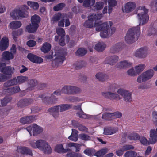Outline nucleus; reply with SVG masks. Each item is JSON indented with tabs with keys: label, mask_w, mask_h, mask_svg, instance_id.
<instances>
[{
	"label": "nucleus",
	"mask_w": 157,
	"mask_h": 157,
	"mask_svg": "<svg viewBox=\"0 0 157 157\" xmlns=\"http://www.w3.org/2000/svg\"><path fill=\"white\" fill-rule=\"evenodd\" d=\"M31 136V131L33 130V135L35 136L40 134L42 132V129L35 124H33L32 126L27 127L25 129Z\"/></svg>",
	"instance_id": "obj_11"
},
{
	"label": "nucleus",
	"mask_w": 157,
	"mask_h": 157,
	"mask_svg": "<svg viewBox=\"0 0 157 157\" xmlns=\"http://www.w3.org/2000/svg\"><path fill=\"white\" fill-rule=\"evenodd\" d=\"M72 133L71 135L68 137V138L70 140L76 142L78 140V132L74 129H72Z\"/></svg>",
	"instance_id": "obj_31"
},
{
	"label": "nucleus",
	"mask_w": 157,
	"mask_h": 157,
	"mask_svg": "<svg viewBox=\"0 0 157 157\" xmlns=\"http://www.w3.org/2000/svg\"><path fill=\"white\" fill-rule=\"evenodd\" d=\"M51 48V44L48 43L46 42L43 44L42 47L41 48V50L44 53H46L50 51Z\"/></svg>",
	"instance_id": "obj_43"
},
{
	"label": "nucleus",
	"mask_w": 157,
	"mask_h": 157,
	"mask_svg": "<svg viewBox=\"0 0 157 157\" xmlns=\"http://www.w3.org/2000/svg\"><path fill=\"white\" fill-rule=\"evenodd\" d=\"M122 149L124 151L133 150L134 148L133 146L130 144H126L123 146L122 147Z\"/></svg>",
	"instance_id": "obj_62"
},
{
	"label": "nucleus",
	"mask_w": 157,
	"mask_h": 157,
	"mask_svg": "<svg viewBox=\"0 0 157 157\" xmlns=\"http://www.w3.org/2000/svg\"><path fill=\"white\" fill-rule=\"evenodd\" d=\"M104 4L103 2H97L93 7V9L94 11L101 10L103 8Z\"/></svg>",
	"instance_id": "obj_48"
},
{
	"label": "nucleus",
	"mask_w": 157,
	"mask_h": 157,
	"mask_svg": "<svg viewBox=\"0 0 157 157\" xmlns=\"http://www.w3.org/2000/svg\"><path fill=\"white\" fill-rule=\"evenodd\" d=\"M27 4L28 5L35 10L39 8V4L37 2L29 1L27 2Z\"/></svg>",
	"instance_id": "obj_52"
},
{
	"label": "nucleus",
	"mask_w": 157,
	"mask_h": 157,
	"mask_svg": "<svg viewBox=\"0 0 157 157\" xmlns=\"http://www.w3.org/2000/svg\"><path fill=\"white\" fill-rule=\"evenodd\" d=\"M34 119V117L32 116L24 117L20 119V122L24 124H29L33 122Z\"/></svg>",
	"instance_id": "obj_27"
},
{
	"label": "nucleus",
	"mask_w": 157,
	"mask_h": 157,
	"mask_svg": "<svg viewBox=\"0 0 157 157\" xmlns=\"http://www.w3.org/2000/svg\"><path fill=\"white\" fill-rule=\"evenodd\" d=\"M16 80V85L17 84H21L26 81L28 79V77L26 76H20L14 78Z\"/></svg>",
	"instance_id": "obj_34"
},
{
	"label": "nucleus",
	"mask_w": 157,
	"mask_h": 157,
	"mask_svg": "<svg viewBox=\"0 0 157 157\" xmlns=\"http://www.w3.org/2000/svg\"><path fill=\"white\" fill-rule=\"evenodd\" d=\"M65 52H63L61 50L56 52L54 55V60L56 65L58 66H60L65 59Z\"/></svg>",
	"instance_id": "obj_7"
},
{
	"label": "nucleus",
	"mask_w": 157,
	"mask_h": 157,
	"mask_svg": "<svg viewBox=\"0 0 157 157\" xmlns=\"http://www.w3.org/2000/svg\"><path fill=\"white\" fill-rule=\"evenodd\" d=\"M81 145L79 144L72 142H70L66 144V147L67 148H69L72 147H74L75 148V151L76 152H79L80 149Z\"/></svg>",
	"instance_id": "obj_35"
},
{
	"label": "nucleus",
	"mask_w": 157,
	"mask_h": 157,
	"mask_svg": "<svg viewBox=\"0 0 157 157\" xmlns=\"http://www.w3.org/2000/svg\"><path fill=\"white\" fill-rule=\"evenodd\" d=\"M11 99L12 98L11 97L9 96L5 97L3 100H1V101L2 105L3 106L6 105L9 102Z\"/></svg>",
	"instance_id": "obj_57"
},
{
	"label": "nucleus",
	"mask_w": 157,
	"mask_h": 157,
	"mask_svg": "<svg viewBox=\"0 0 157 157\" xmlns=\"http://www.w3.org/2000/svg\"><path fill=\"white\" fill-rule=\"evenodd\" d=\"M136 7L135 3L129 2L125 4L124 7H122V10L124 12L129 13L133 10Z\"/></svg>",
	"instance_id": "obj_15"
},
{
	"label": "nucleus",
	"mask_w": 157,
	"mask_h": 157,
	"mask_svg": "<svg viewBox=\"0 0 157 157\" xmlns=\"http://www.w3.org/2000/svg\"><path fill=\"white\" fill-rule=\"evenodd\" d=\"M78 129L81 131L85 132H88V129L85 126L80 124L78 127H77Z\"/></svg>",
	"instance_id": "obj_64"
},
{
	"label": "nucleus",
	"mask_w": 157,
	"mask_h": 157,
	"mask_svg": "<svg viewBox=\"0 0 157 157\" xmlns=\"http://www.w3.org/2000/svg\"><path fill=\"white\" fill-rule=\"evenodd\" d=\"M26 106H28L33 103L34 101L33 99L31 98H24Z\"/></svg>",
	"instance_id": "obj_63"
},
{
	"label": "nucleus",
	"mask_w": 157,
	"mask_h": 157,
	"mask_svg": "<svg viewBox=\"0 0 157 157\" xmlns=\"http://www.w3.org/2000/svg\"><path fill=\"white\" fill-rule=\"evenodd\" d=\"M29 9V8L26 5H24L19 9H18V17H20L23 18L27 17L28 15L26 10Z\"/></svg>",
	"instance_id": "obj_22"
},
{
	"label": "nucleus",
	"mask_w": 157,
	"mask_h": 157,
	"mask_svg": "<svg viewBox=\"0 0 157 157\" xmlns=\"http://www.w3.org/2000/svg\"><path fill=\"white\" fill-rule=\"evenodd\" d=\"M16 80L14 79V78L10 80L7 81L3 84V90L5 89L8 88L9 87L11 86L16 85Z\"/></svg>",
	"instance_id": "obj_38"
},
{
	"label": "nucleus",
	"mask_w": 157,
	"mask_h": 157,
	"mask_svg": "<svg viewBox=\"0 0 157 157\" xmlns=\"http://www.w3.org/2000/svg\"><path fill=\"white\" fill-rule=\"evenodd\" d=\"M9 45V40L6 37H3L0 41V51H3L6 50Z\"/></svg>",
	"instance_id": "obj_23"
},
{
	"label": "nucleus",
	"mask_w": 157,
	"mask_h": 157,
	"mask_svg": "<svg viewBox=\"0 0 157 157\" xmlns=\"http://www.w3.org/2000/svg\"><path fill=\"white\" fill-rule=\"evenodd\" d=\"M81 106H82L83 109H85L86 108V104L84 103H81V105H78L74 106L73 107V109L75 110H80V112H78L76 113V114L79 116L80 118H86L87 117V115L82 111L81 108Z\"/></svg>",
	"instance_id": "obj_13"
},
{
	"label": "nucleus",
	"mask_w": 157,
	"mask_h": 157,
	"mask_svg": "<svg viewBox=\"0 0 157 157\" xmlns=\"http://www.w3.org/2000/svg\"><path fill=\"white\" fill-rule=\"evenodd\" d=\"M102 17V14L91 15L88 17V20L85 22L84 26L87 28L92 27L94 25L93 22L95 21L94 26L96 31L98 32L101 31L100 33L101 36L103 38H107L115 33L116 28L112 27V24H109L108 22L102 23L101 21H96ZM109 23H110V22Z\"/></svg>",
	"instance_id": "obj_1"
},
{
	"label": "nucleus",
	"mask_w": 157,
	"mask_h": 157,
	"mask_svg": "<svg viewBox=\"0 0 157 157\" xmlns=\"http://www.w3.org/2000/svg\"><path fill=\"white\" fill-rule=\"evenodd\" d=\"M56 32L59 36L61 37L64 36L65 34L64 30L62 28L57 27L56 28Z\"/></svg>",
	"instance_id": "obj_55"
},
{
	"label": "nucleus",
	"mask_w": 157,
	"mask_h": 157,
	"mask_svg": "<svg viewBox=\"0 0 157 157\" xmlns=\"http://www.w3.org/2000/svg\"><path fill=\"white\" fill-rule=\"evenodd\" d=\"M129 139L131 140L136 141L140 139V135L136 132H132L129 134L128 136Z\"/></svg>",
	"instance_id": "obj_42"
},
{
	"label": "nucleus",
	"mask_w": 157,
	"mask_h": 157,
	"mask_svg": "<svg viewBox=\"0 0 157 157\" xmlns=\"http://www.w3.org/2000/svg\"><path fill=\"white\" fill-rule=\"evenodd\" d=\"M62 94L74 95L80 93L81 90L79 87L72 85H65L62 87Z\"/></svg>",
	"instance_id": "obj_5"
},
{
	"label": "nucleus",
	"mask_w": 157,
	"mask_h": 157,
	"mask_svg": "<svg viewBox=\"0 0 157 157\" xmlns=\"http://www.w3.org/2000/svg\"><path fill=\"white\" fill-rule=\"evenodd\" d=\"M145 78L147 81L153 77L154 71L152 69H149L142 73Z\"/></svg>",
	"instance_id": "obj_33"
},
{
	"label": "nucleus",
	"mask_w": 157,
	"mask_h": 157,
	"mask_svg": "<svg viewBox=\"0 0 157 157\" xmlns=\"http://www.w3.org/2000/svg\"><path fill=\"white\" fill-rule=\"evenodd\" d=\"M106 47L105 44L103 42H99L96 44L94 48L97 51L101 52L103 51Z\"/></svg>",
	"instance_id": "obj_37"
},
{
	"label": "nucleus",
	"mask_w": 157,
	"mask_h": 157,
	"mask_svg": "<svg viewBox=\"0 0 157 157\" xmlns=\"http://www.w3.org/2000/svg\"><path fill=\"white\" fill-rule=\"evenodd\" d=\"M28 58L31 62L36 63H40L43 62V59L32 53H29L27 56Z\"/></svg>",
	"instance_id": "obj_21"
},
{
	"label": "nucleus",
	"mask_w": 157,
	"mask_h": 157,
	"mask_svg": "<svg viewBox=\"0 0 157 157\" xmlns=\"http://www.w3.org/2000/svg\"><path fill=\"white\" fill-rule=\"evenodd\" d=\"M148 53V50L147 48L141 47L137 49L134 54V56L137 57L141 59L146 58Z\"/></svg>",
	"instance_id": "obj_10"
},
{
	"label": "nucleus",
	"mask_w": 157,
	"mask_h": 157,
	"mask_svg": "<svg viewBox=\"0 0 157 157\" xmlns=\"http://www.w3.org/2000/svg\"><path fill=\"white\" fill-rule=\"evenodd\" d=\"M127 74L131 76H135L137 75L135 70L132 68L128 70L127 71Z\"/></svg>",
	"instance_id": "obj_60"
},
{
	"label": "nucleus",
	"mask_w": 157,
	"mask_h": 157,
	"mask_svg": "<svg viewBox=\"0 0 157 157\" xmlns=\"http://www.w3.org/2000/svg\"><path fill=\"white\" fill-rule=\"evenodd\" d=\"M108 150L107 148H104L95 154V155L97 157H102L108 151Z\"/></svg>",
	"instance_id": "obj_47"
},
{
	"label": "nucleus",
	"mask_w": 157,
	"mask_h": 157,
	"mask_svg": "<svg viewBox=\"0 0 157 157\" xmlns=\"http://www.w3.org/2000/svg\"><path fill=\"white\" fill-rule=\"evenodd\" d=\"M80 138L83 140L86 141L91 140V137L85 133H81L79 135Z\"/></svg>",
	"instance_id": "obj_56"
},
{
	"label": "nucleus",
	"mask_w": 157,
	"mask_h": 157,
	"mask_svg": "<svg viewBox=\"0 0 157 157\" xmlns=\"http://www.w3.org/2000/svg\"><path fill=\"white\" fill-rule=\"evenodd\" d=\"M87 52V50L86 49L81 48L78 49L75 52L76 56L80 57L83 56H84Z\"/></svg>",
	"instance_id": "obj_45"
},
{
	"label": "nucleus",
	"mask_w": 157,
	"mask_h": 157,
	"mask_svg": "<svg viewBox=\"0 0 157 157\" xmlns=\"http://www.w3.org/2000/svg\"><path fill=\"white\" fill-rule=\"evenodd\" d=\"M96 78L99 81L104 82L108 79V76L103 73L98 72L95 75Z\"/></svg>",
	"instance_id": "obj_32"
},
{
	"label": "nucleus",
	"mask_w": 157,
	"mask_h": 157,
	"mask_svg": "<svg viewBox=\"0 0 157 157\" xmlns=\"http://www.w3.org/2000/svg\"><path fill=\"white\" fill-rule=\"evenodd\" d=\"M20 89L19 86L5 89L2 91L3 93H8L10 94H13L17 93L20 91Z\"/></svg>",
	"instance_id": "obj_19"
},
{
	"label": "nucleus",
	"mask_w": 157,
	"mask_h": 157,
	"mask_svg": "<svg viewBox=\"0 0 157 157\" xmlns=\"http://www.w3.org/2000/svg\"><path fill=\"white\" fill-rule=\"evenodd\" d=\"M14 68L13 67L6 66L5 68L3 73L5 75L8 79L10 78L12 75L14 73Z\"/></svg>",
	"instance_id": "obj_25"
},
{
	"label": "nucleus",
	"mask_w": 157,
	"mask_h": 157,
	"mask_svg": "<svg viewBox=\"0 0 157 157\" xmlns=\"http://www.w3.org/2000/svg\"><path fill=\"white\" fill-rule=\"evenodd\" d=\"M137 153L134 151L130 150L127 151L124 155V157H136Z\"/></svg>",
	"instance_id": "obj_53"
},
{
	"label": "nucleus",
	"mask_w": 157,
	"mask_h": 157,
	"mask_svg": "<svg viewBox=\"0 0 157 157\" xmlns=\"http://www.w3.org/2000/svg\"><path fill=\"white\" fill-rule=\"evenodd\" d=\"M149 141L151 144H154L157 142V128L156 129H151L150 130Z\"/></svg>",
	"instance_id": "obj_14"
},
{
	"label": "nucleus",
	"mask_w": 157,
	"mask_h": 157,
	"mask_svg": "<svg viewBox=\"0 0 157 157\" xmlns=\"http://www.w3.org/2000/svg\"><path fill=\"white\" fill-rule=\"evenodd\" d=\"M145 67V65L140 64L135 67L137 74H139L142 72Z\"/></svg>",
	"instance_id": "obj_49"
},
{
	"label": "nucleus",
	"mask_w": 157,
	"mask_h": 157,
	"mask_svg": "<svg viewBox=\"0 0 157 157\" xmlns=\"http://www.w3.org/2000/svg\"><path fill=\"white\" fill-rule=\"evenodd\" d=\"M117 93L122 96L124 100L126 102L129 103L132 101V93L129 91L120 89L117 90Z\"/></svg>",
	"instance_id": "obj_9"
},
{
	"label": "nucleus",
	"mask_w": 157,
	"mask_h": 157,
	"mask_svg": "<svg viewBox=\"0 0 157 157\" xmlns=\"http://www.w3.org/2000/svg\"><path fill=\"white\" fill-rule=\"evenodd\" d=\"M140 28L138 26L129 29L125 37V41L128 44H132L138 39L140 35Z\"/></svg>",
	"instance_id": "obj_3"
},
{
	"label": "nucleus",
	"mask_w": 157,
	"mask_h": 157,
	"mask_svg": "<svg viewBox=\"0 0 157 157\" xmlns=\"http://www.w3.org/2000/svg\"><path fill=\"white\" fill-rule=\"evenodd\" d=\"M31 21L32 24L39 25L38 24L40 21V18L38 15L35 14L31 17Z\"/></svg>",
	"instance_id": "obj_44"
},
{
	"label": "nucleus",
	"mask_w": 157,
	"mask_h": 157,
	"mask_svg": "<svg viewBox=\"0 0 157 157\" xmlns=\"http://www.w3.org/2000/svg\"><path fill=\"white\" fill-rule=\"evenodd\" d=\"M113 113L110 112H105L102 115V118L104 120L110 121L113 119Z\"/></svg>",
	"instance_id": "obj_40"
},
{
	"label": "nucleus",
	"mask_w": 157,
	"mask_h": 157,
	"mask_svg": "<svg viewBox=\"0 0 157 157\" xmlns=\"http://www.w3.org/2000/svg\"><path fill=\"white\" fill-rule=\"evenodd\" d=\"M152 118L153 124L157 127V111L154 110L152 112Z\"/></svg>",
	"instance_id": "obj_51"
},
{
	"label": "nucleus",
	"mask_w": 157,
	"mask_h": 157,
	"mask_svg": "<svg viewBox=\"0 0 157 157\" xmlns=\"http://www.w3.org/2000/svg\"><path fill=\"white\" fill-rule=\"evenodd\" d=\"M38 97L41 98L44 103L47 104H54L57 99L53 94L49 93L40 94Z\"/></svg>",
	"instance_id": "obj_6"
},
{
	"label": "nucleus",
	"mask_w": 157,
	"mask_h": 157,
	"mask_svg": "<svg viewBox=\"0 0 157 157\" xmlns=\"http://www.w3.org/2000/svg\"><path fill=\"white\" fill-rule=\"evenodd\" d=\"M118 57L116 55L109 56L106 58L104 63L105 64H109L113 65L118 61Z\"/></svg>",
	"instance_id": "obj_17"
},
{
	"label": "nucleus",
	"mask_w": 157,
	"mask_h": 157,
	"mask_svg": "<svg viewBox=\"0 0 157 157\" xmlns=\"http://www.w3.org/2000/svg\"><path fill=\"white\" fill-rule=\"evenodd\" d=\"M39 25L31 24L28 25L26 28L25 31L31 33H33L36 32Z\"/></svg>",
	"instance_id": "obj_29"
},
{
	"label": "nucleus",
	"mask_w": 157,
	"mask_h": 157,
	"mask_svg": "<svg viewBox=\"0 0 157 157\" xmlns=\"http://www.w3.org/2000/svg\"><path fill=\"white\" fill-rule=\"evenodd\" d=\"M103 110L102 107L100 105H97L92 111L91 114L94 116H96L100 114Z\"/></svg>",
	"instance_id": "obj_36"
},
{
	"label": "nucleus",
	"mask_w": 157,
	"mask_h": 157,
	"mask_svg": "<svg viewBox=\"0 0 157 157\" xmlns=\"http://www.w3.org/2000/svg\"><path fill=\"white\" fill-rule=\"evenodd\" d=\"M55 150L58 153H66L72 151L71 149L67 148L66 147V148L64 149L63 145L61 144L56 145L55 147Z\"/></svg>",
	"instance_id": "obj_26"
},
{
	"label": "nucleus",
	"mask_w": 157,
	"mask_h": 157,
	"mask_svg": "<svg viewBox=\"0 0 157 157\" xmlns=\"http://www.w3.org/2000/svg\"><path fill=\"white\" fill-rule=\"evenodd\" d=\"M95 0H85L83 2V6L89 7L93 6L95 3Z\"/></svg>",
	"instance_id": "obj_50"
},
{
	"label": "nucleus",
	"mask_w": 157,
	"mask_h": 157,
	"mask_svg": "<svg viewBox=\"0 0 157 157\" xmlns=\"http://www.w3.org/2000/svg\"><path fill=\"white\" fill-rule=\"evenodd\" d=\"M122 44L121 43H118L111 47L110 52L112 54H117L122 50Z\"/></svg>",
	"instance_id": "obj_20"
},
{
	"label": "nucleus",
	"mask_w": 157,
	"mask_h": 157,
	"mask_svg": "<svg viewBox=\"0 0 157 157\" xmlns=\"http://www.w3.org/2000/svg\"><path fill=\"white\" fill-rule=\"evenodd\" d=\"M103 134L105 135H111L116 133L118 131L116 127L107 126L104 128Z\"/></svg>",
	"instance_id": "obj_16"
},
{
	"label": "nucleus",
	"mask_w": 157,
	"mask_h": 157,
	"mask_svg": "<svg viewBox=\"0 0 157 157\" xmlns=\"http://www.w3.org/2000/svg\"><path fill=\"white\" fill-rule=\"evenodd\" d=\"M16 151L18 152L23 155H32V151L27 147L22 146H18L17 147Z\"/></svg>",
	"instance_id": "obj_18"
},
{
	"label": "nucleus",
	"mask_w": 157,
	"mask_h": 157,
	"mask_svg": "<svg viewBox=\"0 0 157 157\" xmlns=\"http://www.w3.org/2000/svg\"><path fill=\"white\" fill-rule=\"evenodd\" d=\"M101 94L105 98L110 100H120L121 99L118 94L110 91L102 92Z\"/></svg>",
	"instance_id": "obj_12"
},
{
	"label": "nucleus",
	"mask_w": 157,
	"mask_h": 157,
	"mask_svg": "<svg viewBox=\"0 0 157 157\" xmlns=\"http://www.w3.org/2000/svg\"><path fill=\"white\" fill-rule=\"evenodd\" d=\"M2 57L3 59L9 61L13 59L14 55L9 51H6L2 53Z\"/></svg>",
	"instance_id": "obj_28"
},
{
	"label": "nucleus",
	"mask_w": 157,
	"mask_h": 157,
	"mask_svg": "<svg viewBox=\"0 0 157 157\" xmlns=\"http://www.w3.org/2000/svg\"><path fill=\"white\" fill-rule=\"evenodd\" d=\"M47 142L42 139L36 140H32L29 141V143L31 146L34 148H38L41 150Z\"/></svg>",
	"instance_id": "obj_8"
},
{
	"label": "nucleus",
	"mask_w": 157,
	"mask_h": 157,
	"mask_svg": "<svg viewBox=\"0 0 157 157\" xmlns=\"http://www.w3.org/2000/svg\"><path fill=\"white\" fill-rule=\"evenodd\" d=\"M148 10L145 9L144 6L139 7L137 10L138 19L139 21V25H143L146 24L149 19L147 14Z\"/></svg>",
	"instance_id": "obj_4"
},
{
	"label": "nucleus",
	"mask_w": 157,
	"mask_h": 157,
	"mask_svg": "<svg viewBox=\"0 0 157 157\" xmlns=\"http://www.w3.org/2000/svg\"><path fill=\"white\" fill-rule=\"evenodd\" d=\"M73 65L75 68L80 69L86 67L87 65V63L84 61H78L74 63Z\"/></svg>",
	"instance_id": "obj_30"
},
{
	"label": "nucleus",
	"mask_w": 157,
	"mask_h": 157,
	"mask_svg": "<svg viewBox=\"0 0 157 157\" xmlns=\"http://www.w3.org/2000/svg\"><path fill=\"white\" fill-rule=\"evenodd\" d=\"M132 65V63L130 62L124 60L119 62L116 65V66L118 68L126 69L130 67Z\"/></svg>",
	"instance_id": "obj_24"
},
{
	"label": "nucleus",
	"mask_w": 157,
	"mask_h": 157,
	"mask_svg": "<svg viewBox=\"0 0 157 157\" xmlns=\"http://www.w3.org/2000/svg\"><path fill=\"white\" fill-rule=\"evenodd\" d=\"M21 25L20 21H15L11 22L9 25V26L11 29H16L20 27Z\"/></svg>",
	"instance_id": "obj_41"
},
{
	"label": "nucleus",
	"mask_w": 157,
	"mask_h": 157,
	"mask_svg": "<svg viewBox=\"0 0 157 157\" xmlns=\"http://www.w3.org/2000/svg\"><path fill=\"white\" fill-rule=\"evenodd\" d=\"M17 106L18 107L23 108L26 107L25 101L24 99L20 100L17 103Z\"/></svg>",
	"instance_id": "obj_61"
},
{
	"label": "nucleus",
	"mask_w": 157,
	"mask_h": 157,
	"mask_svg": "<svg viewBox=\"0 0 157 157\" xmlns=\"http://www.w3.org/2000/svg\"><path fill=\"white\" fill-rule=\"evenodd\" d=\"M136 81L139 83H141L147 81L144 74L142 73L139 75L137 78Z\"/></svg>",
	"instance_id": "obj_54"
},
{
	"label": "nucleus",
	"mask_w": 157,
	"mask_h": 157,
	"mask_svg": "<svg viewBox=\"0 0 157 157\" xmlns=\"http://www.w3.org/2000/svg\"><path fill=\"white\" fill-rule=\"evenodd\" d=\"M40 151L45 154H49L52 152V149L49 144L47 142Z\"/></svg>",
	"instance_id": "obj_39"
},
{
	"label": "nucleus",
	"mask_w": 157,
	"mask_h": 157,
	"mask_svg": "<svg viewBox=\"0 0 157 157\" xmlns=\"http://www.w3.org/2000/svg\"><path fill=\"white\" fill-rule=\"evenodd\" d=\"M72 105L69 104H63L54 106L49 108L48 111L52 116L55 118L59 117V112H63L71 109Z\"/></svg>",
	"instance_id": "obj_2"
},
{
	"label": "nucleus",
	"mask_w": 157,
	"mask_h": 157,
	"mask_svg": "<svg viewBox=\"0 0 157 157\" xmlns=\"http://www.w3.org/2000/svg\"><path fill=\"white\" fill-rule=\"evenodd\" d=\"M65 6L64 3H60L55 6L53 7L54 10L56 11H58L62 9Z\"/></svg>",
	"instance_id": "obj_58"
},
{
	"label": "nucleus",
	"mask_w": 157,
	"mask_h": 157,
	"mask_svg": "<svg viewBox=\"0 0 157 157\" xmlns=\"http://www.w3.org/2000/svg\"><path fill=\"white\" fill-rule=\"evenodd\" d=\"M18 9H15L10 13V15L13 19H17L18 18Z\"/></svg>",
	"instance_id": "obj_59"
},
{
	"label": "nucleus",
	"mask_w": 157,
	"mask_h": 157,
	"mask_svg": "<svg viewBox=\"0 0 157 157\" xmlns=\"http://www.w3.org/2000/svg\"><path fill=\"white\" fill-rule=\"evenodd\" d=\"M29 87L27 90H31L32 88L34 87L37 84V81L34 79L29 80L28 82Z\"/></svg>",
	"instance_id": "obj_46"
}]
</instances>
